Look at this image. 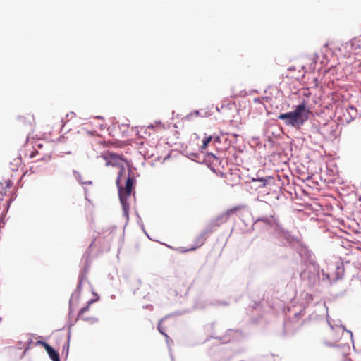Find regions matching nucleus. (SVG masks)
I'll return each instance as SVG.
<instances>
[{
  "instance_id": "obj_7",
  "label": "nucleus",
  "mask_w": 361,
  "mask_h": 361,
  "mask_svg": "<svg viewBox=\"0 0 361 361\" xmlns=\"http://www.w3.org/2000/svg\"><path fill=\"white\" fill-rule=\"evenodd\" d=\"M18 122L25 126L32 127L35 124V117L32 114H26L18 117Z\"/></svg>"
},
{
  "instance_id": "obj_11",
  "label": "nucleus",
  "mask_w": 361,
  "mask_h": 361,
  "mask_svg": "<svg viewBox=\"0 0 361 361\" xmlns=\"http://www.w3.org/2000/svg\"><path fill=\"white\" fill-rule=\"evenodd\" d=\"M44 159H42V160H40V161H37L35 162V163L33 164V165H32V166H31L30 167V169H29V170H27V171L25 172V174H27L28 172H30V173H34L37 172V171H38V169L41 166V165L39 164V163H40L41 161H44Z\"/></svg>"
},
{
  "instance_id": "obj_8",
  "label": "nucleus",
  "mask_w": 361,
  "mask_h": 361,
  "mask_svg": "<svg viewBox=\"0 0 361 361\" xmlns=\"http://www.w3.org/2000/svg\"><path fill=\"white\" fill-rule=\"evenodd\" d=\"M13 182L9 178H4L0 181V200H3V197L6 193V190L11 188Z\"/></svg>"
},
{
  "instance_id": "obj_10",
  "label": "nucleus",
  "mask_w": 361,
  "mask_h": 361,
  "mask_svg": "<svg viewBox=\"0 0 361 361\" xmlns=\"http://www.w3.org/2000/svg\"><path fill=\"white\" fill-rule=\"evenodd\" d=\"M129 197L124 196L123 195H119V199L122 204L123 209L126 214L129 209V204L128 202V198Z\"/></svg>"
},
{
  "instance_id": "obj_18",
  "label": "nucleus",
  "mask_w": 361,
  "mask_h": 361,
  "mask_svg": "<svg viewBox=\"0 0 361 361\" xmlns=\"http://www.w3.org/2000/svg\"><path fill=\"white\" fill-rule=\"evenodd\" d=\"M148 128H154V126H153V125H151V126H149Z\"/></svg>"
},
{
  "instance_id": "obj_14",
  "label": "nucleus",
  "mask_w": 361,
  "mask_h": 361,
  "mask_svg": "<svg viewBox=\"0 0 361 361\" xmlns=\"http://www.w3.org/2000/svg\"><path fill=\"white\" fill-rule=\"evenodd\" d=\"M158 329L161 334L164 335L166 337L168 336L164 332H163V329L160 324H159L158 326Z\"/></svg>"
},
{
  "instance_id": "obj_13",
  "label": "nucleus",
  "mask_w": 361,
  "mask_h": 361,
  "mask_svg": "<svg viewBox=\"0 0 361 361\" xmlns=\"http://www.w3.org/2000/svg\"><path fill=\"white\" fill-rule=\"evenodd\" d=\"M361 42L360 40L359 39H354L351 41V46L353 48V50L354 51H355L357 47H360L361 46V44H360ZM355 54H357L358 53L357 52H355Z\"/></svg>"
},
{
  "instance_id": "obj_16",
  "label": "nucleus",
  "mask_w": 361,
  "mask_h": 361,
  "mask_svg": "<svg viewBox=\"0 0 361 361\" xmlns=\"http://www.w3.org/2000/svg\"><path fill=\"white\" fill-rule=\"evenodd\" d=\"M259 180L263 183V185H264V186H265V185H266L267 180H266V178H262L259 179Z\"/></svg>"
},
{
  "instance_id": "obj_17",
  "label": "nucleus",
  "mask_w": 361,
  "mask_h": 361,
  "mask_svg": "<svg viewBox=\"0 0 361 361\" xmlns=\"http://www.w3.org/2000/svg\"><path fill=\"white\" fill-rule=\"evenodd\" d=\"M96 118H97V119H103V118L102 116H97Z\"/></svg>"
},
{
  "instance_id": "obj_4",
  "label": "nucleus",
  "mask_w": 361,
  "mask_h": 361,
  "mask_svg": "<svg viewBox=\"0 0 361 361\" xmlns=\"http://www.w3.org/2000/svg\"><path fill=\"white\" fill-rule=\"evenodd\" d=\"M331 338L334 341H338L342 338L347 341L346 344L349 347V342L353 343V333L350 331L346 330L343 326H336L335 328H331V331L330 333Z\"/></svg>"
},
{
  "instance_id": "obj_12",
  "label": "nucleus",
  "mask_w": 361,
  "mask_h": 361,
  "mask_svg": "<svg viewBox=\"0 0 361 361\" xmlns=\"http://www.w3.org/2000/svg\"><path fill=\"white\" fill-rule=\"evenodd\" d=\"M212 139V137L211 135L208 136V137H206L203 139L202 140V145L201 146V149L203 150V149H205L207 146H208V144L211 142Z\"/></svg>"
},
{
  "instance_id": "obj_1",
  "label": "nucleus",
  "mask_w": 361,
  "mask_h": 361,
  "mask_svg": "<svg viewBox=\"0 0 361 361\" xmlns=\"http://www.w3.org/2000/svg\"><path fill=\"white\" fill-rule=\"evenodd\" d=\"M310 110L306 108L304 102L298 105L293 111L280 114L278 118L284 121V123L288 126L299 128L309 118Z\"/></svg>"
},
{
  "instance_id": "obj_6",
  "label": "nucleus",
  "mask_w": 361,
  "mask_h": 361,
  "mask_svg": "<svg viewBox=\"0 0 361 361\" xmlns=\"http://www.w3.org/2000/svg\"><path fill=\"white\" fill-rule=\"evenodd\" d=\"M93 302V300H90L88 302L87 305L82 308L78 314V319H82L86 322H96L97 319L94 318L93 315H89L87 312L90 310V305Z\"/></svg>"
},
{
  "instance_id": "obj_3",
  "label": "nucleus",
  "mask_w": 361,
  "mask_h": 361,
  "mask_svg": "<svg viewBox=\"0 0 361 361\" xmlns=\"http://www.w3.org/2000/svg\"><path fill=\"white\" fill-rule=\"evenodd\" d=\"M243 206H237L233 208L227 209L226 211L212 219L207 226V230L201 235L202 238H205L209 234L215 231L216 228L219 227L222 224L227 222L231 216L233 215L238 211L243 209Z\"/></svg>"
},
{
  "instance_id": "obj_2",
  "label": "nucleus",
  "mask_w": 361,
  "mask_h": 361,
  "mask_svg": "<svg viewBox=\"0 0 361 361\" xmlns=\"http://www.w3.org/2000/svg\"><path fill=\"white\" fill-rule=\"evenodd\" d=\"M98 157L102 158L105 161L106 166H111L119 169L118 175L116 178V185H118L121 182V178L125 171V164L127 163V161L125 159L123 156L106 150L102 152Z\"/></svg>"
},
{
  "instance_id": "obj_5",
  "label": "nucleus",
  "mask_w": 361,
  "mask_h": 361,
  "mask_svg": "<svg viewBox=\"0 0 361 361\" xmlns=\"http://www.w3.org/2000/svg\"><path fill=\"white\" fill-rule=\"evenodd\" d=\"M134 183L133 177L128 176L126 180L125 187H122L120 185V183L117 185L118 188V194L119 195H123L124 196L130 197L132 192V188Z\"/></svg>"
},
{
  "instance_id": "obj_15",
  "label": "nucleus",
  "mask_w": 361,
  "mask_h": 361,
  "mask_svg": "<svg viewBox=\"0 0 361 361\" xmlns=\"http://www.w3.org/2000/svg\"><path fill=\"white\" fill-rule=\"evenodd\" d=\"M38 154V152L37 151H34V152H32L30 155V158H33L35 157V155Z\"/></svg>"
},
{
  "instance_id": "obj_9",
  "label": "nucleus",
  "mask_w": 361,
  "mask_h": 361,
  "mask_svg": "<svg viewBox=\"0 0 361 361\" xmlns=\"http://www.w3.org/2000/svg\"><path fill=\"white\" fill-rule=\"evenodd\" d=\"M43 344L51 359L53 361H60L58 353L49 344L46 343H44Z\"/></svg>"
}]
</instances>
